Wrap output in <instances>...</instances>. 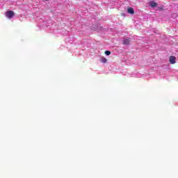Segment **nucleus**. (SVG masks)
<instances>
[{
    "label": "nucleus",
    "instance_id": "nucleus-1",
    "mask_svg": "<svg viewBox=\"0 0 178 178\" xmlns=\"http://www.w3.org/2000/svg\"><path fill=\"white\" fill-rule=\"evenodd\" d=\"M15 16V13L12 10H8L6 12V17H8V19H12Z\"/></svg>",
    "mask_w": 178,
    "mask_h": 178
},
{
    "label": "nucleus",
    "instance_id": "nucleus-2",
    "mask_svg": "<svg viewBox=\"0 0 178 178\" xmlns=\"http://www.w3.org/2000/svg\"><path fill=\"white\" fill-rule=\"evenodd\" d=\"M170 63L175 65V63H176V57L173 56H170Z\"/></svg>",
    "mask_w": 178,
    "mask_h": 178
},
{
    "label": "nucleus",
    "instance_id": "nucleus-3",
    "mask_svg": "<svg viewBox=\"0 0 178 178\" xmlns=\"http://www.w3.org/2000/svg\"><path fill=\"white\" fill-rule=\"evenodd\" d=\"M127 13H129V15H134V9L131 7L128 8Z\"/></svg>",
    "mask_w": 178,
    "mask_h": 178
},
{
    "label": "nucleus",
    "instance_id": "nucleus-4",
    "mask_svg": "<svg viewBox=\"0 0 178 178\" xmlns=\"http://www.w3.org/2000/svg\"><path fill=\"white\" fill-rule=\"evenodd\" d=\"M130 44V39H124L123 40L124 45H129Z\"/></svg>",
    "mask_w": 178,
    "mask_h": 178
},
{
    "label": "nucleus",
    "instance_id": "nucleus-5",
    "mask_svg": "<svg viewBox=\"0 0 178 178\" xmlns=\"http://www.w3.org/2000/svg\"><path fill=\"white\" fill-rule=\"evenodd\" d=\"M149 5L151 8H156L157 4H156V2L155 1H150Z\"/></svg>",
    "mask_w": 178,
    "mask_h": 178
},
{
    "label": "nucleus",
    "instance_id": "nucleus-6",
    "mask_svg": "<svg viewBox=\"0 0 178 178\" xmlns=\"http://www.w3.org/2000/svg\"><path fill=\"white\" fill-rule=\"evenodd\" d=\"M108 60H106V58L105 57H102L100 58V62H102V63H106Z\"/></svg>",
    "mask_w": 178,
    "mask_h": 178
},
{
    "label": "nucleus",
    "instance_id": "nucleus-7",
    "mask_svg": "<svg viewBox=\"0 0 178 178\" xmlns=\"http://www.w3.org/2000/svg\"><path fill=\"white\" fill-rule=\"evenodd\" d=\"M105 54L107 55V56H109L111 54V51H105Z\"/></svg>",
    "mask_w": 178,
    "mask_h": 178
},
{
    "label": "nucleus",
    "instance_id": "nucleus-8",
    "mask_svg": "<svg viewBox=\"0 0 178 178\" xmlns=\"http://www.w3.org/2000/svg\"><path fill=\"white\" fill-rule=\"evenodd\" d=\"M45 1H48V0H45Z\"/></svg>",
    "mask_w": 178,
    "mask_h": 178
}]
</instances>
